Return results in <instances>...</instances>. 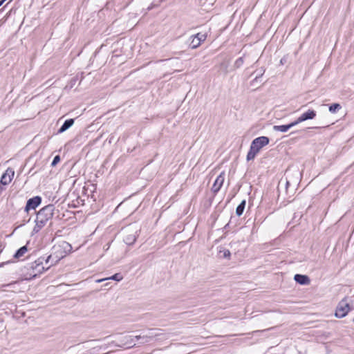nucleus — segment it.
Masks as SVG:
<instances>
[{
	"label": "nucleus",
	"mask_w": 354,
	"mask_h": 354,
	"mask_svg": "<svg viewBox=\"0 0 354 354\" xmlns=\"http://www.w3.org/2000/svg\"><path fill=\"white\" fill-rule=\"evenodd\" d=\"M55 207L53 205H48L41 208L37 214L35 225L33 231L38 232L42 227L45 226L47 221L52 218Z\"/></svg>",
	"instance_id": "f257e3e1"
},
{
	"label": "nucleus",
	"mask_w": 354,
	"mask_h": 354,
	"mask_svg": "<svg viewBox=\"0 0 354 354\" xmlns=\"http://www.w3.org/2000/svg\"><path fill=\"white\" fill-rule=\"evenodd\" d=\"M270 139L266 136H260L254 139L250 145V150L248 152L246 159L248 161L255 158L257 153L265 146L269 144Z\"/></svg>",
	"instance_id": "f03ea898"
},
{
	"label": "nucleus",
	"mask_w": 354,
	"mask_h": 354,
	"mask_svg": "<svg viewBox=\"0 0 354 354\" xmlns=\"http://www.w3.org/2000/svg\"><path fill=\"white\" fill-rule=\"evenodd\" d=\"M160 330V329H150L146 335H136L135 337H128L127 342V344H129L128 347L130 348L136 345L135 340L142 339V344L150 342L154 337L160 335V333H158Z\"/></svg>",
	"instance_id": "7ed1b4c3"
},
{
	"label": "nucleus",
	"mask_w": 354,
	"mask_h": 354,
	"mask_svg": "<svg viewBox=\"0 0 354 354\" xmlns=\"http://www.w3.org/2000/svg\"><path fill=\"white\" fill-rule=\"evenodd\" d=\"M51 255L48 256L46 258L41 257L31 263L30 268L32 270L33 277H36L37 275L42 274L44 271L47 270L50 266L47 268L44 266V262L46 264L49 262Z\"/></svg>",
	"instance_id": "20e7f679"
},
{
	"label": "nucleus",
	"mask_w": 354,
	"mask_h": 354,
	"mask_svg": "<svg viewBox=\"0 0 354 354\" xmlns=\"http://www.w3.org/2000/svg\"><path fill=\"white\" fill-rule=\"evenodd\" d=\"M351 309L349 304L346 301V299H344L339 303L335 315L338 318H343Z\"/></svg>",
	"instance_id": "39448f33"
},
{
	"label": "nucleus",
	"mask_w": 354,
	"mask_h": 354,
	"mask_svg": "<svg viewBox=\"0 0 354 354\" xmlns=\"http://www.w3.org/2000/svg\"><path fill=\"white\" fill-rule=\"evenodd\" d=\"M207 38V35L202 32H198L190 37V42L189 46L192 49L198 48L203 41Z\"/></svg>",
	"instance_id": "423d86ee"
},
{
	"label": "nucleus",
	"mask_w": 354,
	"mask_h": 354,
	"mask_svg": "<svg viewBox=\"0 0 354 354\" xmlns=\"http://www.w3.org/2000/svg\"><path fill=\"white\" fill-rule=\"evenodd\" d=\"M41 203V198L39 196L28 199L25 207V212H28L30 209H35Z\"/></svg>",
	"instance_id": "0eeeda50"
},
{
	"label": "nucleus",
	"mask_w": 354,
	"mask_h": 354,
	"mask_svg": "<svg viewBox=\"0 0 354 354\" xmlns=\"http://www.w3.org/2000/svg\"><path fill=\"white\" fill-rule=\"evenodd\" d=\"M128 234L124 236V241L127 245H132L136 242L138 236V230H131L130 228L127 230Z\"/></svg>",
	"instance_id": "6e6552de"
},
{
	"label": "nucleus",
	"mask_w": 354,
	"mask_h": 354,
	"mask_svg": "<svg viewBox=\"0 0 354 354\" xmlns=\"http://www.w3.org/2000/svg\"><path fill=\"white\" fill-rule=\"evenodd\" d=\"M224 180H225V173L221 172L216 178V180L212 185V191L214 194H216L221 189L222 185H223Z\"/></svg>",
	"instance_id": "1a4fd4ad"
},
{
	"label": "nucleus",
	"mask_w": 354,
	"mask_h": 354,
	"mask_svg": "<svg viewBox=\"0 0 354 354\" xmlns=\"http://www.w3.org/2000/svg\"><path fill=\"white\" fill-rule=\"evenodd\" d=\"M316 111L314 110H308L306 112L302 113L296 120L295 122L298 124L300 122L307 120L314 119L316 116Z\"/></svg>",
	"instance_id": "9d476101"
},
{
	"label": "nucleus",
	"mask_w": 354,
	"mask_h": 354,
	"mask_svg": "<svg viewBox=\"0 0 354 354\" xmlns=\"http://www.w3.org/2000/svg\"><path fill=\"white\" fill-rule=\"evenodd\" d=\"M13 176L14 171L10 169H7L6 171L2 175L0 180V183H1L3 185H8L11 182Z\"/></svg>",
	"instance_id": "9b49d317"
},
{
	"label": "nucleus",
	"mask_w": 354,
	"mask_h": 354,
	"mask_svg": "<svg viewBox=\"0 0 354 354\" xmlns=\"http://www.w3.org/2000/svg\"><path fill=\"white\" fill-rule=\"evenodd\" d=\"M295 281L301 285H308L310 283V278L307 275L296 274L294 277Z\"/></svg>",
	"instance_id": "f8f14e48"
},
{
	"label": "nucleus",
	"mask_w": 354,
	"mask_h": 354,
	"mask_svg": "<svg viewBox=\"0 0 354 354\" xmlns=\"http://www.w3.org/2000/svg\"><path fill=\"white\" fill-rule=\"evenodd\" d=\"M297 125V123L295 121L290 122L288 124H283V125H274L273 127V129L276 131H281V132H286L292 127Z\"/></svg>",
	"instance_id": "ddd939ff"
},
{
	"label": "nucleus",
	"mask_w": 354,
	"mask_h": 354,
	"mask_svg": "<svg viewBox=\"0 0 354 354\" xmlns=\"http://www.w3.org/2000/svg\"><path fill=\"white\" fill-rule=\"evenodd\" d=\"M230 66V61L227 59L223 60L217 67H218V72L220 74H223L226 75L229 71L228 68Z\"/></svg>",
	"instance_id": "4468645a"
},
{
	"label": "nucleus",
	"mask_w": 354,
	"mask_h": 354,
	"mask_svg": "<svg viewBox=\"0 0 354 354\" xmlns=\"http://www.w3.org/2000/svg\"><path fill=\"white\" fill-rule=\"evenodd\" d=\"M74 124V119H68L65 120L62 127L59 129L58 133H62L68 129Z\"/></svg>",
	"instance_id": "2eb2a0df"
},
{
	"label": "nucleus",
	"mask_w": 354,
	"mask_h": 354,
	"mask_svg": "<svg viewBox=\"0 0 354 354\" xmlns=\"http://www.w3.org/2000/svg\"><path fill=\"white\" fill-rule=\"evenodd\" d=\"M27 251L28 248L26 245L21 247L16 251L15 254H14V258L19 259L20 257H23Z\"/></svg>",
	"instance_id": "dca6fc26"
},
{
	"label": "nucleus",
	"mask_w": 354,
	"mask_h": 354,
	"mask_svg": "<svg viewBox=\"0 0 354 354\" xmlns=\"http://www.w3.org/2000/svg\"><path fill=\"white\" fill-rule=\"evenodd\" d=\"M53 248L55 250H57V248L63 249L64 250V252L66 253V251H71L72 247L68 243L63 241L57 246H55Z\"/></svg>",
	"instance_id": "f3484780"
},
{
	"label": "nucleus",
	"mask_w": 354,
	"mask_h": 354,
	"mask_svg": "<svg viewBox=\"0 0 354 354\" xmlns=\"http://www.w3.org/2000/svg\"><path fill=\"white\" fill-rule=\"evenodd\" d=\"M245 201L243 200L241 202V203L237 206L236 209V214L238 216H241L243 213V211H244V209H245Z\"/></svg>",
	"instance_id": "a211bd4d"
},
{
	"label": "nucleus",
	"mask_w": 354,
	"mask_h": 354,
	"mask_svg": "<svg viewBox=\"0 0 354 354\" xmlns=\"http://www.w3.org/2000/svg\"><path fill=\"white\" fill-rule=\"evenodd\" d=\"M122 279H123V277H122V276L121 275L120 273H116V274H113V276H111V277H109V278H106V279H99L97 281V282H101V281L106 280V279H113V280H115V281H120Z\"/></svg>",
	"instance_id": "6ab92c4d"
},
{
	"label": "nucleus",
	"mask_w": 354,
	"mask_h": 354,
	"mask_svg": "<svg viewBox=\"0 0 354 354\" xmlns=\"http://www.w3.org/2000/svg\"><path fill=\"white\" fill-rule=\"evenodd\" d=\"M266 70L263 68H261L259 70L256 71L255 72L257 73V75H256L255 78L252 80L251 82V84H253L255 82H257L258 79L261 77L265 73Z\"/></svg>",
	"instance_id": "aec40b11"
},
{
	"label": "nucleus",
	"mask_w": 354,
	"mask_h": 354,
	"mask_svg": "<svg viewBox=\"0 0 354 354\" xmlns=\"http://www.w3.org/2000/svg\"><path fill=\"white\" fill-rule=\"evenodd\" d=\"M342 108L341 105L338 103H334L330 105L329 111L331 113H335L337 111Z\"/></svg>",
	"instance_id": "412c9836"
},
{
	"label": "nucleus",
	"mask_w": 354,
	"mask_h": 354,
	"mask_svg": "<svg viewBox=\"0 0 354 354\" xmlns=\"http://www.w3.org/2000/svg\"><path fill=\"white\" fill-rule=\"evenodd\" d=\"M243 57H241L238 58L235 61L234 66L236 68H239L243 65Z\"/></svg>",
	"instance_id": "4be33fe9"
},
{
	"label": "nucleus",
	"mask_w": 354,
	"mask_h": 354,
	"mask_svg": "<svg viewBox=\"0 0 354 354\" xmlns=\"http://www.w3.org/2000/svg\"><path fill=\"white\" fill-rule=\"evenodd\" d=\"M59 161H60L59 156V155L55 156L51 162V166L55 167Z\"/></svg>",
	"instance_id": "5701e85b"
},
{
	"label": "nucleus",
	"mask_w": 354,
	"mask_h": 354,
	"mask_svg": "<svg viewBox=\"0 0 354 354\" xmlns=\"http://www.w3.org/2000/svg\"><path fill=\"white\" fill-rule=\"evenodd\" d=\"M230 255H231V253H230L229 250H223V257L224 258L228 259V258H230Z\"/></svg>",
	"instance_id": "b1692460"
},
{
	"label": "nucleus",
	"mask_w": 354,
	"mask_h": 354,
	"mask_svg": "<svg viewBox=\"0 0 354 354\" xmlns=\"http://www.w3.org/2000/svg\"><path fill=\"white\" fill-rule=\"evenodd\" d=\"M287 62V57L286 56L283 57L280 60V64L283 65Z\"/></svg>",
	"instance_id": "393cba45"
},
{
	"label": "nucleus",
	"mask_w": 354,
	"mask_h": 354,
	"mask_svg": "<svg viewBox=\"0 0 354 354\" xmlns=\"http://www.w3.org/2000/svg\"><path fill=\"white\" fill-rule=\"evenodd\" d=\"M4 185H3L1 183H0V194L2 193V192L5 189L3 187Z\"/></svg>",
	"instance_id": "a878e982"
},
{
	"label": "nucleus",
	"mask_w": 354,
	"mask_h": 354,
	"mask_svg": "<svg viewBox=\"0 0 354 354\" xmlns=\"http://www.w3.org/2000/svg\"><path fill=\"white\" fill-rule=\"evenodd\" d=\"M6 0H1L0 1V6L6 1Z\"/></svg>",
	"instance_id": "bb28decb"
},
{
	"label": "nucleus",
	"mask_w": 354,
	"mask_h": 354,
	"mask_svg": "<svg viewBox=\"0 0 354 354\" xmlns=\"http://www.w3.org/2000/svg\"><path fill=\"white\" fill-rule=\"evenodd\" d=\"M289 185H290L289 181L286 180V188L288 187V186Z\"/></svg>",
	"instance_id": "cd10ccee"
},
{
	"label": "nucleus",
	"mask_w": 354,
	"mask_h": 354,
	"mask_svg": "<svg viewBox=\"0 0 354 354\" xmlns=\"http://www.w3.org/2000/svg\"><path fill=\"white\" fill-rule=\"evenodd\" d=\"M0 324H2V321L0 320Z\"/></svg>",
	"instance_id": "c85d7f7f"
}]
</instances>
